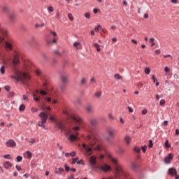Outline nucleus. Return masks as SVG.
<instances>
[{"label":"nucleus","instance_id":"1","mask_svg":"<svg viewBox=\"0 0 179 179\" xmlns=\"http://www.w3.org/2000/svg\"><path fill=\"white\" fill-rule=\"evenodd\" d=\"M91 135H88L87 137V141L88 144L83 143L82 146L85 149L83 155L87 157L92 156L93 154V150H100V145L99 144V139L97 138V135H99V131L95 127H92L90 130Z\"/></svg>","mask_w":179,"mask_h":179},{"label":"nucleus","instance_id":"2","mask_svg":"<svg viewBox=\"0 0 179 179\" xmlns=\"http://www.w3.org/2000/svg\"><path fill=\"white\" fill-rule=\"evenodd\" d=\"M71 120L74 121L76 126L73 127V131H69V141H70V142H75V141L79 139V137H78V135H79V132H78V131L80 129V127L79 126L83 124V119L79 115H76L72 116Z\"/></svg>","mask_w":179,"mask_h":179},{"label":"nucleus","instance_id":"3","mask_svg":"<svg viewBox=\"0 0 179 179\" xmlns=\"http://www.w3.org/2000/svg\"><path fill=\"white\" fill-rule=\"evenodd\" d=\"M15 75L11 77L12 79H15L17 82H21L22 85H26L31 78L30 75L27 72L17 71L15 72Z\"/></svg>","mask_w":179,"mask_h":179},{"label":"nucleus","instance_id":"4","mask_svg":"<svg viewBox=\"0 0 179 179\" xmlns=\"http://www.w3.org/2000/svg\"><path fill=\"white\" fill-rule=\"evenodd\" d=\"M5 48L7 51H12L13 50V40L8 39L5 42Z\"/></svg>","mask_w":179,"mask_h":179},{"label":"nucleus","instance_id":"5","mask_svg":"<svg viewBox=\"0 0 179 179\" xmlns=\"http://www.w3.org/2000/svg\"><path fill=\"white\" fill-rule=\"evenodd\" d=\"M106 132L108 135H109L110 138H114V136H115V129L113 127H108Z\"/></svg>","mask_w":179,"mask_h":179},{"label":"nucleus","instance_id":"6","mask_svg":"<svg viewBox=\"0 0 179 179\" xmlns=\"http://www.w3.org/2000/svg\"><path fill=\"white\" fill-rule=\"evenodd\" d=\"M98 169L99 170H101L102 171H103L104 173H107V171H111V166L105 164L102 166H99Z\"/></svg>","mask_w":179,"mask_h":179},{"label":"nucleus","instance_id":"7","mask_svg":"<svg viewBox=\"0 0 179 179\" xmlns=\"http://www.w3.org/2000/svg\"><path fill=\"white\" fill-rule=\"evenodd\" d=\"M6 146H7V148H15L16 146V142L12 139H9L6 141Z\"/></svg>","mask_w":179,"mask_h":179},{"label":"nucleus","instance_id":"8","mask_svg":"<svg viewBox=\"0 0 179 179\" xmlns=\"http://www.w3.org/2000/svg\"><path fill=\"white\" fill-rule=\"evenodd\" d=\"M39 117H41V120L43 121V122H47V120H48V115H47L45 113H41L39 114Z\"/></svg>","mask_w":179,"mask_h":179},{"label":"nucleus","instance_id":"9","mask_svg":"<svg viewBox=\"0 0 179 179\" xmlns=\"http://www.w3.org/2000/svg\"><path fill=\"white\" fill-rule=\"evenodd\" d=\"M172 159L173 154L169 153V155L164 158V161L166 164H170V163H171Z\"/></svg>","mask_w":179,"mask_h":179},{"label":"nucleus","instance_id":"10","mask_svg":"<svg viewBox=\"0 0 179 179\" xmlns=\"http://www.w3.org/2000/svg\"><path fill=\"white\" fill-rule=\"evenodd\" d=\"M56 127L59 128V129H61L62 131H65V125L62 122H60V121L56 122Z\"/></svg>","mask_w":179,"mask_h":179},{"label":"nucleus","instance_id":"11","mask_svg":"<svg viewBox=\"0 0 179 179\" xmlns=\"http://www.w3.org/2000/svg\"><path fill=\"white\" fill-rule=\"evenodd\" d=\"M8 34V30L2 27V24L0 22V36H7Z\"/></svg>","mask_w":179,"mask_h":179},{"label":"nucleus","instance_id":"12","mask_svg":"<svg viewBox=\"0 0 179 179\" xmlns=\"http://www.w3.org/2000/svg\"><path fill=\"white\" fill-rule=\"evenodd\" d=\"M13 64L14 66H16V65L19 64V55H18V54H15L14 55V58H13Z\"/></svg>","mask_w":179,"mask_h":179},{"label":"nucleus","instance_id":"13","mask_svg":"<svg viewBox=\"0 0 179 179\" xmlns=\"http://www.w3.org/2000/svg\"><path fill=\"white\" fill-rule=\"evenodd\" d=\"M168 173L170 176H176V174H177V170L175 168H170L168 170Z\"/></svg>","mask_w":179,"mask_h":179},{"label":"nucleus","instance_id":"14","mask_svg":"<svg viewBox=\"0 0 179 179\" xmlns=\"http://www.w3.org/2000/svg\"><path fill=\"white\" fill-rule=\"evenodd\" d=\"M85 110L87 113H89L90 114H92V113H94V110L93 109V106L92 105H87L85 108Z\"/></svg>","mask_w":179,"mask_h":179},{"label":"nucleus","instance_id":"15","mask_svg":"<svg viewBox=\"0 0 179 179\" xmlns=\"http://www.w3.org/2000/svg\"><path fill=\"white\" fill-rule=\"evenodd\" d=\"M60 79L63 83H66L68 82V76L66 75H61Z\"/></svg>","mask_w":179,"mask_h":179},{"label":"nucleus","instance_id":"16","mask_svg":"<svg viewBox=\"0 0 179 179\" xmlns=\"http://www.w3.org/2000/svg\"><path fill=\"white\" fill-rule=\"evenodd\" d=\"M96 158L94 156H92L90 159V162L92 166H96Z\"/></svg>","mask_w":179,"mask_h":179},{"label":"nucleus","instance_id":"17","mask_svg":"<svg viewBox=\"0 0 179 179\" xmlns=\"http://www.w3.org/2000/svg\"><path fill=\"white\" fill-rule=\"evenodd\" d=\"M24 68L27 71H30V68H31V62H25Z\"/></svg>","mask_w":179,"mask_h":179},{"label":"nucleus","instance_id":"18","mask_svg":"<svg viewBox=\"0 0 179 179\" xmlns=\"http://www.w3.org/2000/svg\"><path fill=\"white\" fill-rule=\"evenodd\" d=\"M62 171H64V169L62 168H59V169H55V174H57V176H61V174L62 173Z\"/></svg>","mask_w":179,"mask_h":179},{"label":"nucleus","instance_id":"19","mask_svg":"<svg viewBox=\"0 0 179 179\" xmlns=\"http://www.w3.org/2000/svg\"><path fill=\"white\" fill-rule=\"evenodd\" d=\"M13 164L12 163H10V162H6L4 163V167L5 169H10V167H12Z\"/></svg>","mask_w":179,"mask_h":179},{"label":"nucleus","instance_id":"20","mask_svg":"<svg viewBox=\"0 0 179 179\" xmlns=\"http://www.w3.org/2000/svg\"><path fill=\"white\" fill-rule=\"evenodd\" d=\"M124 141H125L127 145H131V136H126L124 137Z\"/></svg>","mask_w":179,"mask_h":179},{"label":"nucleus","instance_id":"21","mask_svg":"<svg viewBox=\"0 0 179 179\" xmlns=\"http://www.w3.org/2000/svg\"><path fill=\"white\" fill-rule=\"evenodd\" d=\"M66 157H69V156H72V157H74V156H76V152L75 151L71 152V153L66 152L65 154Z\"/></svg>","mask_w":179,"mask_h":179},{"label":"nucleus","instance_id":"22","mask_svg":"<svg viewBox=\"0 0 179 179\" xmlns=\"http://www.w3.org/2000/svg\"><path fill=\"white\" fill-rule=\"evenodd\" d=\"M139 167V165L136 162H134L131 164V169L132 170H138V168Z\"/></svg>","mask_w":179,"mask_h":179},{"label":"nucleus","instance_id":"23","mask_svg":"<svg viewBox=\"0 0 179 179\" xmlns=\"http://www.w3.org/2000/svg\"><path fill=\"white\" fill-rule=\"evenodd\" d=\"M90 122L92 127H94V125H97V120L96 119H92L90 120Z\"/></svg>","mask_w":179,"mask_h":179},{"label":"nucleus","instance_id":"24","mask_svg":"<svg viewBox=\"0 0 179 179\" xmlns=\"http://www.w3.org/2000/svg\"><path fill=\"white\" fill-rule=\"evenodd\" d=\"M10 20L11 22H14L16 20V13H12L10 15Z\"/></svg>","mask_w":179,"mask_h":179},{"label":"nucleus","instance_id":"25","mask_svg":"<svg viewBox=\"0 0 179 179\" xmlns=\"http://www.w3.org/2000/svg\"><path fill=\"white\" fill-rule=\"evenodd\" d=\"M101 94H103V92L101 91H97L95 93V96L97 97V99H100L101 97Z\"/></svg>","mask_w":179,"mask_h":179},{"label":"nucleus","instance_id":"26","mask_svg":"<svg viewBox=\"0 0 179 179\" xmlns=\"http://www.w3.org/2000/svg\"><path fill=\"white\" fill-rule=\"evenodd\" d=\"M26 155H27V159H31V157L33 156V154H31V152H30V151H27Z\"/></svg>","mask_w":179,"mask_h":179},{"label":"nucleus","instance_id":"27","mask_svg":"<svg viewBox=\"0 0 179 179\" xmlns=\"http://www.w3.org/2000/svg\"><path fill=\"white\" fill-rule=\"evenodd\" d=\"M94 47L96 49V51H98V52H100V51H101V49H100V46L99 44L94 43Z\"/></svg>","mask_w":179,"mask_h":179},{"label":"nucleus","instance_id":"28","mask_svg":"<svg viewBox=\"0 0 179 179\" xmlns=\"http://www.w3.org/2000/svg\"><path fill=\"white\" fill-rule=\"evenodd\" d=\"M25 109H26V106H24V104L20 105L19 108L20 111H24Z\"/></svg>","mask_w":179,"mask_h":179},{"label":"nucleus","instance_id":"29","mask_svg":"<svg viewBox=\"0 0 179 179\" xmlns=\"http://www.w3.org/2000/svg\"><path fill=\"white\" fill-rule=\"evenodd\" d=\"M114 78L115 79H117V80H120V79H122V77L120 76V75L118 73L115 74Z\"/></svg>","mask_w":179,"mask_h":179},{"label":"nucleus","instance_id":"30","mask_svg":"<svg viewBox=\"0 0 179 179\" xmlns=\"http://www.w3.org/2000/svg\"><path fill=\"white\" fill-rule=\"evenodd\" d=\"M150 43H151V47L155 46V38H150Z\"/></svg>","mask_w":179,"mask_h":179},{"label":"nucleus","instance_id":"31","mask_svg":"<svg viewBox=\"0 0 179 179\" xmlns=\"http://www.w3.org/2000/svg\"><path fill=\"white\" fill-rule=\"evenodd\" d=\"M40 94H41V96H47L48 94V93H47V92L44 91V90H41L39 92Z\"/></svg>","mask_w":179,"mask_h":179},{"label":"nucleus","instance_id":"32","mask_svg":"<svg viewBox=\"0 0 179 179\" xmlns=\"http://www.w3.org/2000/svg\"><path fill=\"white\" fill-rule=\"evenodd\" d=\"M0 72H1V73H2V75H4V73H5V66H2L1 67Z\"/></svg>","mask_w":179,"mask_h":179},{"label":"nucleus","instance_id":"33","mask_svg":"<svg viewBox=\"0 0 179 179\" xmlns=\"http://www.w3.org/2000/svg\"><path fill=\"white\" fill-rule=\"evenodd\" d=\"M99 29H101V26L100 24H97V26L95 27L94 31L96 33H99Z\"/></svg>","mask_w":179,"mask_h":179},{"label":"nucleus","instance_id":"34","mask_svg":"<svg viewBox=\"0 0 179 179\" xmlns=\"http://www.w3.org/2000/svg\"><path fill=\"white\" fill-rule=\"evenodd\" d=\"M16 159H17V162L18 163H20V162H22L23 160V157L22 156H17Z\"/></svg>","mask_w":179,"mask_h":179},{"label":"nucleus","instance_id":"35","mask_svg":"<svg viewBox=\"0 0 179 179\" xmlns=\"http://www.w3.org/2000/svg\"><path fill=\"white\" fill-rule=\"evenodd\" d=\"M134 152H136V153H141V148H138V147H135L134 148Z\"/></svg>","mask_w":179,"mask_h":179},{"label":"nucleus","instance_id":"36","mask_svg":"<svg viewBox=\"0 0 179 179\" xmlns=\"http://www.w3.org/2000/svg\"><path fill=\"white\" fill-rule=\"evenodd\" d=\"M165 148H171V145H170V144H169V140H166L165 141Z\"/></svg>","mask_w":179,"mask_h":179},{"label":"nucleus","instance_id":"37","mask_svg":"<svg viewBox=\"0 0 179 179\" xmlns=\"http://www.w3.org/2000/svg\"><path fill=\"white\" fill-rule=\"evenodd\" d=\"M68 17L69 19L72 22L73 20V16L72 15V13H69L68 14Z\"/></svg>","mask_w":179,"mask_h":179},{"label":"nucleus","instance_id":"38","mask_svg":"<svg viewBox=\"0 0 179 179\" xmlns=\"http://www.w3.org/2000/svg\"><path fill=\"white\" fill-rule=\"evenodd\" d=\"M80 45V42H75L73 43V47H75V48H76L78 50V46Z\"/></svg>","mask_w":179,"mask_h":179},{"label":"nucleus","instance_id":"39","mask_svg":"<svg viewBox=\"0 0 179 179\" xmlns=\"http://www.w3.org/2000/svg\"><path fill=\"white\" fill-rule=\"evenodd\" d=\"M33 97H34V100H35V101H40V99L37 98L36 94H33Z\"/></svg>","mask_w":179,"mask_h":179},{"label":"nucleus","instance_id":"40","mask_svg":"<svg viewBox=\"0 0 179 179\" xmlns=\"http://www.w3.org/2000/svg\"><path fill=\"white\" fill-rule=\"evenodd\" d=\"M36 75H38V76H40L41 75V73H42V71H41V70L38 69L36 71Z\"/></svg>","mask_w":179,"mask_h":179},{"label":"nucleus","instance_id":"41","mask_svg":"<svg viewBox=\"0 0 179 179\" xmlns=\"http://www.w3.org/2000/svg\"><path fill=\"white\" fill-rule=\"evenodd\" d=\"M64 168H65V170L68 173L69 171H71V168H69V166H68V165L65 164L64 165Z\"/></svg>","mask_w":179,"mask_h":179},{"label":"nucleus","instance_id":"42","mask_svg":"<svg viewBox=\"0 0 179 179\" xmlns=\"http://www.w3.org/2000/svg\"><path fill=\"white\" fill-rule=\"evenodd\" d=\"M145 73H146V75H149V73H150V69H149V68H145Z\"/></svg>","mask_w":179,"mask_h":179},{"label":"nucleus","instance_id":"43","mask_svg":"<svg viewBox=\"0 0 179 179\" xmlns=\"http://www.w3.org/2000/svg\"><path fill=\"white\" fill-rule=\"evenodd\" d=\"M159 104L160 106H164V104H166V101L164 99H162L160 101H159Z\"/></svg>","mask_w":179,"mask_h":179},{"label":"nucleus","instance_id":"44","mask_svg":"<svg viewBox=\"0 0 179 179\" xmlns=\"http://www.w3.org/2000/svg\"><path fill=\"white\" fill-rule=\"evenodd\" d=\"M35 27H44V22L40 24H36Z\"/></svg>","mask_w":179,"mask_h":179},{"label":"nucleus","instance_id":"45","mask_svg":"<svg viewBox=\"0 0 179 179\" xmlns=\"http://www.w3.org/2000/svg\"><path fill=\"white\" fill-rule=\"evenodd\" d=\"M149 148H153V141H152V140H149Z\"/></svg>","mask_w":179,"mask_h":179},{"label":"nucleus","instance_id":"46","mask_svg":"<svg viewBox=\"0 0 179 179\" xmlns=\"http://www.w3.org/2000/svg\"><path fill=\"white\" fill-rule=\"evenodd\" d=\"M147 148H148V146H146V145H144V146H142V147H141V149H142L143 153H145V152H146V149H147Z\"/></svg>","mask_w":179,"mask_h":179},{"label":"nucleus","instance_id":"47","mask_svg":"<svg viewBox=\"0 0 179 179\" xmlns=\"http://www.w3.org/2000/svg\"><path fill=\"white\" fill-rule=\"evenodd\" d=\"M45 122H43V120L39 121L38 123V125L39 127H41V126H43V124H45Z\"/></svg>","mask_w":179,"mask_h":179},{"label":"nucleus","instance_id":"48","mask_svg":"<svg viewBox=\"0 0 179 179\" xmlns=\"http://www.w3.org/2000/svg\"><path fill=\"white\" fill-rule=\"evenodd\" d=\"M54 52L59 55V57H62V53L59 52L58 50H54Z\"/></svg>","mask_w":179,"mask_h":179},{"label":"nucleus","instance_id":"49","mask_svg":"<svg viewBox=\"0 0 179 179\" xmlns=\"http://www.w3.org/2000/svg\"><path fill=\"white\" fill-rule=\"evenodd\" d=\"M31 111L32 113H37V111H38V109H37L36 108L33 107V108H31Z\"/></svg>","mask_w":179,"mask_h":179},{"label":"nucleus","instance_id":"50","mask_svg":"<svg viewBox=\"0 0 179 179\" xmlns=\"http://www.w3.org/2000/svg\"><path fill=\"white\" fill-rule=\"evenodd\" d=\"M4 159H7L8 160H10V155H3Z\"/></svg>","mask_w":179,"mask_h":179},{"label":"nucleus","instance_id":"51","mask_svg":"<svg viewBox=\"0 0 179 179\" xmlns=\"http://www.w3.org/2000/svg\"><path fill=\"white\" fill-rule=\"evenodd\" d=\"M5 90H6V92H10V87L9 85H6L4 87Z\"/></svg>","mask_w":179,"mask_h":179},{"label":"nucleus","instance_id":"52","mask_svg":"<svg viewBox=\"0 0 179 179\" xmlns=\"http://www.w3.org/2000/svg\"><path fill=\"white\" fill-rule=\"evenodd\" d=\"M48 12H54V7L50 6L48 8Z\"/></svg>","mask_w":179,"mask_h":179},{"label":"nucleus","instance_id":"53","mask_svg":"<svg viewBox=\"0 0 179 179\" xmlns=\"http://www.w3.org/2000/svg\"><path fill=\"white\" fill-rule=\"evenodd\" d=\"M8 10H9V8H8V6H3V12H8Z\"/></svg>","mask_w":179,"mask_h":179},{"label":"nucleus","instance_id":"54","mask_svg":"<svg viewBox=\"0 0 179 179\" xmlns=\"http://www.w3.org/2000/svg\"><path fill=\"white\" fill-rule=\"evenodd\" d=\"M78 158H73L71 164H75V163H78Z\"/></svg>","mask_w":179,"mask_h":179},{"label":"nucleus","instance_id":"55","mask_svg":"<svg viewBox=\"0 0 179 179\" xmlns=\"http://www.w3.org/2000/svg\"><path fill=\"white\" fill-rule=\"evenodd\" d=\"M85 17H86V19H89L90 17V13H86L85 14Z\"/></svg>","mask_w":179,"mask_h":179},{"label":"nucleus","instance_id":"56","mask_svg":"<svg viewBox=\"0 0 179 179\" xmlns=\"http://www.w3.org/2000/svg\"><path fill=\"white\" fill-rule=\"evenodd\" d=\"M124 152H125V150H124V149H122V148H120V149L119 150V153H120V155L124 154Z\"/></svg>","mask_w":179,"mask_h":179},{"label":"nucleus","instance_id":"57","mask_svg":"<svg viewBox=\"0 0 179 179\" xmlns=\"http://www.w3.org/2000/svg\"><path fill=\"white\" fill-rule=\"evenodd\" d=\"M141 113H142L143 115L148 114V110H146V109L143 110L142 112H141Z\"/></svg>","mask_w":179,"mask_h":179},{"label":"nucleus","instance_id":"58","mask_svg":"<svg viewBox=\"0 0 179 179\" xmlns=\"http://www.w3.org/2000/svg\"><path fill=\"white\" fill-rule=\"evenodd\" d=\"M81 83H82V85H85V83H86V78H82Z\"/></svg>","mask_w":179,"mask_h":179},{"label":"nucleus","instance_id":"59","mask_svg":"<svg viewBox=\"0 0 179 179\" xmlns=\"http://www.w3.org/2000/svg\"><path fill=\"white\" fill-rule=\"evenodd\" d=\"M127 108L129 110V113H134V109H132L131 106H128Z\"/></svg>","mask_w":179,"mask_h":179},{"label":"nucleus","instance_id":"60","mask_svg":"<svg viewBox=\"0 0 179 179\" xmlns=\"http://www.w3.org/2000/svg\"><path fill=\"white\" fill-rule=\"evenodd\" d=\"M23 100H24L25 101H27L29 100V98L27 95H23Z\"/></svg>","mask_w":179,"mask_h":179},{"label":"nucleus","instance_id":"61","mask_svg":"<svg viewBox=\"0 0 179 179\" xmlns=\"http://www.w3.org/2000/svg\"><path fill=\"white\" fill-rule=\"evenodd\" d=\"M50 34H52V36H54L55 37H57V32L50 31Z\"/></svg>","mask_w":179,"mask_h":179},{"label":"nucleus","instance_id":"62","mask_svg":"<svg viewBox=\"0 0 179 179\" xmlns=\"http://www.w3.org/2000/svg\"><path fill=\"white\" fill-rule=\"evenodd\" d=\"M76 103H77V104H81L82 101L80 100V99L78 98L77 100H76Z\"/></svg>","mask_w":179,"mask_h":179},{"label":"nucleus","instance_id":"63","mask_svg":"<svg viewBox=\"0 0 179 179\" xmlns=\"http://www.w3.org/2000/svg\"><path fill=\"white\" fill-rule=\"evenodd\" d=\"M15 168H16V170H17V171H20V170H22V168L20 166L16 165Z\"/></svg>","mask_w":179,"mask_h":179},{"label":"nucleus","instance_id":"64","mask_svg":"<svg viewBox=\"0 0 179 179\" xmlns=\"http://www.w3.org/2000/svg\"><path fill=\"white\" fill-rule=\"evenodd\" d=\"M108 117H109V118H110V120H114V116H113V114L109 113Z\"/></svg>","mask_w":179,"mask_h":179}]
</instances>
